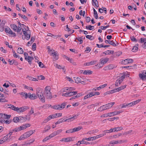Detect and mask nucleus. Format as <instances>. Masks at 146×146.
I'll list each match as a JSON object with an SVG mask.
<instances>
[{
    "instance_id": "23",
    "label": "nucleus",
    "mask_w": 146,
    "mask_h": 146,
    "mask_svg": "<svg viewBox=\"0 0 146 146\" xmlns=\"http://www.w3.org/2000/svg\"><path fill=\"white\" fill-rule=\"evenodd\" d=\"M75 90V89L73 87H67L64 88L63 92H65V90H69V92L71 91H72L74 90Z\"/></svg>"
},
{
    "instance_id": "12",
    "label": "nucleus",
    "mask_w": 146,
    "mask_h": 146,
    "mask_svg": "<svg viewBox=\"0 0 146 146\" xmlns=\"http://www.w3.org/2000/svg\"><path fill=\"white\" fill-rule=\"evenodd\" d=\"M51 54L54 57V60H57L58 58V55L56 51H54L53 52H52Z\"/></svg>"
},
{
    "instance_id": "45",
    "label": "nucleus",
    "mask_w": 146,
    "mask_h": 146,
    "mask_svg": "<svg viewBox=\"0 0 146 146\" xmlns=\"http://www.w3.org/2000/svg\"><path fill=\"white\" fill-rule=\"evenodd\" d=\"M77 39L78 41L80 42V44H81L83 42V37H80L76 38V39Z\"/></svg>"
},
{
    "instance_id": "20",
    "label": "nucleus",
    "mask_w": 146,
    "mask_h": 146,
    "mask_svg": "<svg viewBox=\"0 0 146 146\" xmlns=\"http://www.w3.org/2000/svg\"><path fill=\"white\" fill-rule=\"evenodd\" d=\"M97 62V60H94L90 62H88L86 63V66H89L95 64Z\"/></svg>"
},
{
    "instance_id": "49",
    "label": "nucleus",
    "mask_w": 146,
    "mask_h": 146,
    "mask_svg": "<svg viewBox=\"0 0 146 146\" xmlns=\"http://www.w3.org/2000/svg\"><path fill=\"white\" fill-rule=\"evenodd\" d=\"M141 101V99H138L136 101L133 102H132L133 106L136 104Z\"/></svg>"
},
{
    "instance_id": "53",
    "label": "nucleus",
    "mask_w": 146,
    "mask_h": 146,
    "mask_svg": "<svg viewBox=\"0 0 146 146\" xmlns=\"http://www.w3.org/2000/svg\"><path fill=\"white\" fill-rule=\"evenodd\" d=\"M118 143L119 141H115L113 142H110L109 143V145H108L109 146L110 144H117Z\"/></svg>"
},
{
    "instance_id": "54",
    "label": "nucleus",
    "mask_w": 146,
    "mask_h": 146,
    "mask_svg": "<svg viewBox=\"0 0 146 146\" xmlns=\"http://www.w3.org/2000/svg\"><path fill=\"white\" fill-rule=\"evenodd\" d=\"M132 131V130H130L129 131L125 132L124 133H122V135H127L128 134H129Z\"/></svg>"
},
{
    "instance_id": "57",
    "label": "nucleus",
    "mask_w": 146,
    "mask_h": 146,
    "mask_svg": "<svg viewBox=\"0 0 146 146\" xmlns=\"http://www.w3.org/2000/svg\"><path fill=\"white\" fill-rule=\"evenodd\" d=\"M50 139L49 136H47L45 138L42 140L43 142H44L47 140Z\"/></svg>"
},
{
    "instance_id": "32",
    "label": "nucleus",
    "mask_w": 146,
    "mask_h": 146,
    "mask_svg": "<svg viewBox=\"0 0 146 146\" xmlns=\"http://www.w3.org/2000/svg\"><path fill=\"white\" fill-rule=\"evenodd\" d=\"M13 121L14 122L16 123L19 122V117H15L13 119Z\"/></svg>"
},
{
    "instance_id": "13",
    "label": "nucleus",
    "mask_w": 146,
    "mask_h": 146,
    "mask_svg": "<svg viewBox=\"0 0 146 146\" xmlns=\"http://www.w3.org/2000/svg\"><path fill=\"white\" fill-rule=\"evenodd\" d=\"M109 60V58H105L104 59H101L100 60V62H101L103 65L104 64L106 63Z\"/></svg>"
},
{
    "instance_id": "5",
    "label": "nucleus",
    "mask_w": 146,
    "mask_h": 146,
    "mask_svg": "<svg viewBox=\"0 0 146 146\" xmlns=\"http://www.w3.org/2000/svg\"><path fill=\"white\" fill-rule=\"evenodd\" d=\"M115 65L113 64H110L108 66L105 67L103 69L105 70H111L113 69L114 68H115Z\"/></svg>"
},
{
    "instance_id": "25",
    "label": "nucleus",
    "mask_w": 146,
    "mask_h": 146,
    "mask_svg": "<svg viewBox=\"0 0 146 146\" xmlns=\"http://www.w3.org/2000/svg\"><path fill=\"white\" fill-rule=\"evenodd\" d=\"M52 108L55 110H61L60 107V105H57L53 106H52Z\"/></svg>"
},
{
    "instance_id": "15",
    "label": "nucleus",
    "mask_w": 146,
    "mask_h": 146,
    "mask_svg": "<svg viewBox=\"0 0 146 146\" xmlns=\"http://www.w3.org/2000/svg\"><path fill=\"white\" fill-rule=\"evenodd\" d=\"M78 116V115H75L74 116L66 119L65 120H64V121H68V120H70V121H72L74 120L75 119H76L77 118Z\"/></svg>"
},
{
    "instance_id": "64",
    "label": "nucleus",
    "mask_w": 146,
    "mask_h": 146,
    "mask_svg": "<svg viewBox=\"0 0 146 146\" xmlns=\"http://www.w3.org/2000/svg\"><path fill=\"white\" fill-rule=\"evenodd\" d=\"M8 62H9V64L10 65H12L14 63V60H11L10 59H9L8 60Z\"/></svg>"
},
{
    "instance_id": "60",
    "label": "nucleus",
    "mask_w": 146,
    "mask_h": 146,
    "mask_svg": "<svg viewBox=\"0 0 146 146\" xmlns=\"http://www.w3.org/2000/svg\"><path fill=\"white\" fill-rule=\"evenodd\" d=\"M4 115H5V116H4L3 118L5 119H9L10 118L11 115H7L5 114H4Z\"/></svg>"
},
{
    "instance_id": "51",
    "label": "nucleus",
    "mask_w": 146,
    "mask_h": 146,
    "mask_svg": "<svg viewBox=\"0 0 146 146\" xmlns=\"http://www.w3.org/2000/svg\"><path fill=\"white\" fill-rule=\"evenodd\" d=\"M74 129H70L66 131V133H73L74 132V130H73Z\"/></svg>"
},
{
    "instance_id": "61",
    "label": "nucleus",
    "mask_w": 146,
    "mask_h": 146,
    "mask_svg": "<svg viewBox=\"0 0 146 146\" xmlns=\"http://www.w3.org/2000/svg\"><path fill=\"white\" fill-rule=\"evenodd\" d=\"M26 138L25 137V136L24 134H23V135H21L20 137L19 138V140H21L23 139H24Z\"/></svg>"
},
{
    "instance_id": "44",
    "label": "nucleus",
    "mask_w": 146,
    "mask_h": 146,
    "mask_svg": "<svg viewBox=\"0 0 146 146\" xmlns=\"http://www.w3.org/2000/svg\"><path fill=\"white\" fill-rule=\"evenodd\" d=\"M20 95L23 96L24 97H25V98H27L28 97V94L26 92H21L20 93Z\"/></svg>"
},
{
    "instance_id": "9",
    "label": "nucleus",
    "mask_w": 146,
    "mask_h": 146,
    "mask_svg": "<svg viewBox=\"0 0 146 146\" xmlns=\"http://www.w3.org/2000/svg\"><path fill=\"white\" fill-rule=\"evenodd\" d=\"M30 126V124L27 123L21 126H20L19 127L21 129V130L25 129L29 127Z\"/></svg>"
},
{
    "instance_id": "8",
    "label": "nucleus",
    "mask_w": 146,
    "mask_h": 146,
    "mask_svg": "<svg viewBox=\"0 0 146 146\" xmlns=\"http://www.w3.org/2000/svg\"><path fill=\"white\" fill-rule=\"evenodd\" d=\"M133 62V60L132 59L127 58L122 61L123 64H127L128 63H132Z\"/></svg>"
},
{
    "instance_id": "27",
    "label": "nucleus",
    "mask_w": 146,
    "mask_h": 146,
    "mask_svg": "<svg viewBox=\"0 0 146 146\" xmlns=\"http://www.w3.org/2000/svg\"><path fill=\"white\" fill-rule=\"evenodd\" d=\"M93 94H92V93H90V94L86 95L85 96L84 98V100H85L87 99L88 98L91 97L93 96Z\"/></svg>"
},
{
    "instance_id": "50",
    "label": "nucleus",
    "mask_w": 146,
    "mask_h": 146,
    "mask_svg": "<svg viewBox=\"0 0 146 146\" xmlns=\"http://www.w3.org/2000/svg\"><path fill=\"white\" fill-rule=\"evenodd\" d=\"M75 82L77 83H79L80 82L81 79L80 78L77 77L76 79H75Z\"/></svg>"
},
{
    "instance_id": "31",
    "label": "nucleus",
    "mask_w": 146,
    "mask_h": 146,
    "mask_svg": "<svg viewBox=\"0 0 146 146\" xmlns=\"http://www.w3.org/2000/svg\"><path fill=\"white\" fill-rule=\"evenodd\" d=\"M67 103L66 102H63L62 103L61 105H60V107L61 110L64 108L65 106L66 105Z\"/></svg>"
},
{
    "instance_id": "11",
    "label": "nucleus",
    "mask_w": 146,
    "mask_h": 146,
    "mask_svg": "<svg viewBox=\"0 0 146 146\" xmlns=\"http://www.w3.org/2000/svg\"><path fill=\"white\" fill-rule=\"evenodd\" d=\"M105 42L106 43H109L113 46H116V44L113 41V40L111 41L109 40H105Z\"/></svg>"
},
{
    "instance_id": "59",
    "label": "nucleus",
    "mask_w": 146,
    "mask_h": 146,
    "mask_svg": "<svg viewBox=\"0 0 146 146\" xmlns=\"http://www.w3.org/2000/svg\"><path fill=\"white\" fill-rule=\"evenodd\" d=\"M32 47L33 49V50L34 51L35 50L36 48V43H33L32 45Z\"/></svg>"
},
{
    "instance_id": "36",
    "label": "nucleus",
    "mask_w": 146,
    "mask_h": 146,
    "mask_svg": "<svg viewBox=\"0 0 146 146\" xmlns=\"http://www.w3.org/2000/svg\"><path fill=\"white\" fill-rule=\"evenodd\" d=\"M86 38L89 39L91 40H93L94 39V37L91 35H86Z\"/></svg>"
},
{
    "instance_id": "33",
    "label": "nucleus",
    "mask_w": 146,
    "mask_h": 146,
    "mask_svg": "<svg viewBox=\"0 0 146 146\" xmlns=\"http://www.w3.org/2000/svg\"><path fill=\"white\" fill-rule=\"evenodd\" d=\"M21 130V129L19 127H16L15 128V129H13L11 130V131H13V132H17L18 131H19Z\"/></svg>"
},
{
    "instance_id": "18",
    "label": "nucleus",
    "mask_w": 146,
    "mask_h": 146,
    "mask_svg": "<svg viewBox=\"0 0 146 146\" xmlns=\"http://www.w3.org/2000/svg\"><path fill=\"white\" fill-rule=\"evenodd\" d=\"M78 93L77 91H70L68 92V96H74Z\"/></svg>"
},
{
    "instance_id": "30",
    "label": "nucleus",
    "mask_w": 146,
    "mask_h": 146,
    "mask_svg": "<svg viewBox=\"0 0 146 146\" xmlns=\"http://www.w3.org/2000/svg\"><path fill=\"white\" fill-rule=\"evenodd\" d=\"M86 28L87 29L91 30L94 29V26L89 25V26H86Z\"/></svg>"
},
{
    "instance_id": "41",
    "label": "nucleus",
    "mask_w": 146,
    "mask_h": 146,
    "mask_svg": "<svg viewBox=\"0 0 146 146\" xmlns=\"http://www.w3.org/2000/svg\"><path fill=\"white\" fill-rule=\"evenodd\" d=\"M122 129L123 127H115V131H114V132L119 131L122 130Z\"/></svg>"
},
{
    "instance_id": "46",
    "label": "nucleus",
    "mask_w": 146,
    "mask_h": 146,
    "mask_svg": "<svg viewBox=\"0 0 146 146\" xmlns=\"http://www.w3.org/2000/svg\"><path fill=\"white\" fill-rule=\"evenodd\" d=\"M64 119H60L59 120H58L57 122L55 123L56 125H57V124H60L64 121Z\"/></svg>"
},
{
    "instance_id": "35",
    "label": "nucleus",
    "mask_w": 146,
    "mask_h": 146,
    "mask_svg": "<svg viewBox=\"0 0 146 146\" xmlns=\"http://www.w3.org/2000/svg\"><path fill=\"white\" fill-rule=\"evenodd\" d=\"M17 51L18 53L20 54H22L23 53V49L21 47H19L18 48Z\"/></svg>"
},
{
    "instance_id": "47",
    "label": "nucleus",
    "mask_w": 146,
    "mask_h": 146,
    "mask_svg": "<svg viewBox=\"0 0 146 146\" xmlns=\"http://www.w3.org/2000/svg\"><path fill=\"white\" fill-rule=\"evenodd\" d=\"M105 135H106V133H104L103 134H100L98 135H97V136H95L96 139H98V138L102 137L103 136H104Z\"/></svg>"
},
{
    "instance_id": "10",
    "label": "nucleus",
    "mask_w": 146,
    "mask_h": 146,
    "mask_svg": "<svg viewBox=\"0 0 146 146\" xmlns=\"http://www.w3.org/2000/svg\"><path fill=\"white\" fill-rule=\"evenodd\" d=\"M122 112V111H115L113 112L109 113V114H110V117H111L112 116L116 115L120 113H121Z\"/></svg>"
},
{
    "instance_id": "29",
    "label": "nucleus",
    "mask_w": 146,
    "mask_h": 146,
    "mask_svg": "<svg viewBox=\"0 0 146 146\" xmlns=\"http://www.w3.org/2000/svg\"><path fill=\"white\" fill-rule=\"evenodd\" d=\"M93 11L94 14V16L96 19H97L98 18V14L97 13L95 9L94 8L93 9Z\"/></svg>"
},
{
    "instance_id": "7",
    "label": "nucleus",
    "mask_w": 146,
    "mask_h": 146,
    "mask_svg": "<svg viewBox=\"0 0 146 146\" xmlns=\"http://www.w3.org/2000/svg\"><path fill=\"white\" fill-rule=\"evenodd\" d=\"M139 76L142 80H146V71H144L142 73L139 74Z\"/></svg>"
},
{
    "instance_id": "17",
    "label": "nucleus",
    "mask_w": 146,
    "mask_h": 146,
    "mask_svg": "<svg viewBox=\"0 0 146 146\" xmlns=\"http://www.w3.org/2000/svg\"><path fill=\"white\" fill-rule=\"evenodd\" d=\"M27 33L25 35V39L27 40H29L30 38L31 32L29 30H27Z\"/></svg>"
},
{
    "instance_id": "4",
    "label": "nucleus",
    "mask_w": 146,
    "mask_h": 146,
    "mask_svg": "<svg viewBox=\"0 0 146 146\" xmlns=\"http://www.w3.org/2000/svg\"><path fill=\"white\" fill-rule=\"evenodd\" d=\"M29 108L27 106L22 107L20 108L17 107L16 111L19 113H21L25 111Z\"/></svg>"
},
{
    "instance_id": "63",
    "label": "nucleus",
    "mask_w": 146,
    "mask_h": 146,
    "mask_svg": "<svg viewBox=\"0 0 146 146\" xmlns=\"http://www.w3.org/2000/svg\"><path fill=\"white\" fill-rule=\"evenodd\" d=\"M108 116L110 117V114H109V113H108L107 114H104L102 115L101 116V117H106Z\"/></svg>"
},
{
    "instance_id": "39",
    "label": "nucleus",
    "mask_w": 146,
    "mask_h": 146,
    "mask_svg": "<svg viewBox=\"0 0 146 146\" xmlns=\"http://www.w3.org/2000/svg\"><path fill=\"white\" fill-rule=\"evenodd\" d=\"M82 129V127H81L79 126L78 127L74 128H73L74 132L76 131H78L80 130L81 129Z\"/></svg>"
},
{
    "instance_id": "62",
    "label": "nucleus",
    "mask_w": 146,
    "mask_h": 146,
    "mask_svg": "<svg viewBox=\"0 0 146 146\" xmlns=\"http://www.w3.org/2000/svg\"><path fill=\"white\" fill-rule=\"evenodd\" d=\"M13 56L15 58H17L19 56L17 55V54L16 53L15 51H14L13 49Z\"/></svg>"
},
{
    "instance_id": "1",
    "label": "nucleus",
    "mask_w": 146,
    "mask_h": 146,
    "mask_svg": "<svg viewBox=\"0 0 146 146\" xmlns=\"http://www.w3.org/2000/svg\"><path fill=\"white\" fill-rule=\"evenodd\" d=\"M36 95L41 102L43 103L45 102V97L43 94V90L42 89L40 88L36 89Z\"/></svg>"
},
{
    "instance_id": "37",
    "label": "nucleus",
    "mask_w": 146,
    "mask_h": 146,
    "mask_svg": "<svg viewBox=\"0 0 146 146\" xmlns=\"http://www.w3.org/2000/svg\"><path fill=\"white\" fill-rule=\"evenodd\" d=\"M146 41V38H140V40H139V42L141 43H144Z\"/></svg>"
},
{
    "instance_id": "2",
    "label": "nucleus",
    "mask_w": 146,
    "mask_h": 146,
    "mask_svg": "<svg viewBox=\"0 0 146 146\" xmlns=\"http://www.w3.org/2000/svg\"><path fill=\"white\" fill-rule=\"evenodd\" d=\"M50 88L49 86H47L45 88L44 94L46 99H51L52 98V94L50 92Z\"/></svg>"
},
{
    "instance_id": "42",
    "label": "nucleus",
    "mask_w": 146,
    "mask_h": 146,
    "mask_svg": "<svg viewBox=\"0 0 146 146\" xmlns=\"http://www.w3.org/2000/svg\"><path fill=\"white\" fill-rule=\"evenodd\" d=\"M37 97V96L35 95V94H32L29 98L31 100H33L36 99Z\"/></svg>"
},
{
    "instance_id": "56",
    "label": "nucleus",
    "mask_w": 146,
    "mask_h": 146,
    "mask_svg": "<svg viewBox=\"0 0 146 146\" xmlns=\"http://www.w3.org/2000/svg\"><path fill=\"white\" fill-rule=\"evenodd\" d=\"M130 38L131 40L132 41L136 42L137 41V40L136 38H135L134 36H130Z\"/></svg>"
},
{
    "instance_id": "58",
    "label": "nucleus",
    "mask_w": 146,
    "mask_h": 146,
    "mask_svg": "<svg viewBox=\"0 0 146 146\" xmlns=\"http://www.w3.org/2000/svg\"><path fill=\"white\" fill-rule=\"evenodd\" d=\"M109 27V25H106V26H101L100 27L101 29L104 30L106 29L107 28Z\"/></svg>"
},
{
    "instance_id": "34",
    "label": "nucleus",
    "mask_w": 146,
    "mask_h": 146,
    "mask_svg": "<svg viewBox=\"0 0 146 146\" xmlns=\"http://www.w3.org/2000/svg\"><path fill=\"white\" fill-rule=\"evenodd\" d=\"M122 135V133H119L117 135H113L112 136H111V137H112L113 138H116L117 137H118L119 136H121Z\"/></svg>"
},
{
    "instance_id": "14",
    "label": "nucleus",
    "mask_w": 146,
    "mask_h": 146,
    "mask_svg": "<svg viewBox=\"0 0 146 146\" xmlns=\"http://www.w3.org/2000/svg\"><path fill=\"white\" fill-rule=\"evenodd\" d=\"M72 138L71 137H68L66 138H62L60 141H65L66 142H68L71 141Z\"/></svg>"
},
{
    "instance_id": "28",
    "label": "nucleus",
    "mask_w": 146,
    "mask_h": 146,
    "mask_svg": "<svg viewBox=\"0 0 146 146\" xmlns=\"http://www.w3.org/2000/svg\"><path fill=\"white\" fill-rule=\"evenodd\" d=\"M50 127L48 125H46L45 126L44 128V130L43 131V133H44L45 132L48 131L50 129Z\"/></svg>"
},
{
    "instance_id": "24",
    "label": "nucleus",
    "mask_w": 146,
    "mask_h": 146,
    "mask_svg": "<svg viewBox=\"0 0 146 146\" xmlns=\"http://www.w3.org/2000/svg\"><path fill=\"white\" fill-rule=\"evenodd\" d=\"M138 45H139L138 44H136L135 46L133 47L132 50V51L133 52H136L138 49Z\"/></svg>"
},
{
    "instance_id": "43",
    "label": "nucleus",
    "mask_w": 146,
    "mask_h": 146,
    "mask_svg": "<svg viewBox=\"0 0 146 146\" xmlns=\"http://www.w3.org/2000/svg\"><path fill=\"white\" fill-rule=\"evenodd\" d=\"M18 15L21 17V18H23L24 19H25L26 20H28V19L27 18V17L25 16V15H22L20 13L18 14Z\"/></svg>"
},
{
    "instance_id": "6",
    "label": "nucleus",
    "mask_w": 146,
    "mask_h": 146,
    "mask_svg": "<svg viewBox=\"0 0 146 146\" xmlns=\"http://www.w3.org/2000/svg\"><path fill=\"white\" fill-rule=\"evenodd\" d=\"M35 130H31L25 133L24 134V135L26 137V138H27L33 134L35 132Z\"/></svg>"
},
{
    "instance_id": "52",
    "label": "nucleus",
    "mask_w": 146,
    "mask_h": 146,
    "mask_svg": "<svg viewBox=\"0 0 146 146\" xmlns=\"http://www.w3.org/2000/svg\"><path fill=\"white\" fill-rule=\"evenodd\" d=\"M92 2L94 4L95 6L97 7H98L99 5H98V2L97 0H95L92 1Z\"/></svg>"
},
{
    "instance_id": "40",
    "label": "nucleus",
    "mask_w": 146,
    "mask_h": 146,
    "mask_svg": "<svg viewBox=\"0 0 146 146\" xmlns=\"http://www.w3.org/2000/svg\"><path fill=\"white\" fill-rule=\"evenodd\" d=\"M85 140V138H83L82 140L81 141L82 142H80V143H79V145H80L81 144H90L89 142L84 141V140Z\"/></svg>"
},
{
    "instance_id": "22",
    "label": "nucleus",
    "mask_w": 146,
    "mask_h": 146,
    "mask_svg": "<svg viewBox=\"0 0 146 146\" xmlns=\"http://www.w3.org/2000/svg\"><path fill=\"white\" fill-rule=\"evenodd\" d=\"M11 28L15 31H16L17 29L18 28V27L15 24H11L10 25Z\"/></svg>"
},
{
    "instance_id": "38",
    "label": "nucleus",
    "mask_w": 146,
    "mask_h": 146,
    "mask_svg": "<svg viewBox=\"0 0 146 146\" xmlns=\"http://www.w3.org/2000/svg\"><path fill=\"white\" fill-rule=\"evenodd\" d=\"M92 72L90 70H85L84 72V74H91L92 73Z\"/></svg>"
},
{
    "instance_id": "16",
    "label": "nucleus",
    "mask_w": 146,
    "mask_h": 146,
    "mask_svg": "<svg viewBox=\"0 0 146 146\" xmlns=\"http://www.w3.org/2000/svg\"><path fill=\"white\" fill-rule=\"evenodd\" d=\"M114 104L115 102H113L105 104L107 109H109L110 108H111Z\"/></svg>"
},
{
    "instance_id": "55",
    "label": "nucleus",
    "mask_w": 146,
    "mask_h": 146,
    "mask_svg": "<svg viewBox=\"0 0 146 146\" xmlns=\"http://www.w3.org/2000/svg\"><path fill=\"white\" fill-rule=\"evenodd\" d=\"M38 64L39 66L41 68H44L45 67V66L41 62H39Z\"/></svg>"
},
{
    "instance_id": "3",
    "label": "nucleus",
    "mask_w": 146,
    "mask_h": 146,
    "mask_svg": "<svg viewBox=\"0 0 146 146\" xmlns=\"http://www.w3.org/2000/svg\"><path fill=\"white\" fill-rule=\"evenodd\" d=\"M24 54L25 56V60L28 61L29 64L30 65L31 64V61L32 60H33V58L30 56H28L27 57L28 54L27 52H24Z\"/></svg>"
},
{
    "instance_id": "21",
    "label": "nucleus",
    "mask_w": 146,
    "mask_h": 146,
    "mask_svg": "<svg viewBox=\"0 0 146 146\" xmlns=\"http://www.w3.org/2000/svg\"><path fill=\"white\" fill-rule=\"evenodd\" d=\"M8 106H9L8 107V108H10L12 110L16 111L17 107L11 104L8 105Z\"/></svg>"
},
{
    "instance_id": "48",
    "label": "nucleus",
    "mask_w": 146,
    "mask_h": 146,
    "mask_svg": "<svg viewBox=\"0 0 146 146\" xmlns=\"http://www.w3.org/2000/svg\"><path fill=\"white\" fill-rule=\"evenodd\" d=\"M38 79L39 80H44L45 79V77L42 75H40L38 76Z\"/></svg>"
},
{
    "instance_id": "26",
    "label": "nucleus",
    "mask_w": 146,
    "mask_h": 146,
    "mask_svg": "<svg viewBox=\"0 0 146 146\" xmlns=\"http://www.w3.org/2000/svg\"><path fill=\"white\" fill-rule=\"evenodd\" d=\"M96 139L95 136L90 137L88 138H85V139L87 141H93Z\"/></svg>"
},
{
    "instance_id": "19",
    "label": "nucleus",
    "mask_w": 146,
    "mask_h": 146,
    "mask_svg": "<svg viewBox=\"0 0 146 146\" xmlns=\"http://www.w3.org/2000/svg\"><path fill=\"white\" fill-rule=\"evenodd\" d=\"M19 122H23L26 121L27 119L25 117H23L20 116L19 117Z\"/></svg>"
}]
</instances>
